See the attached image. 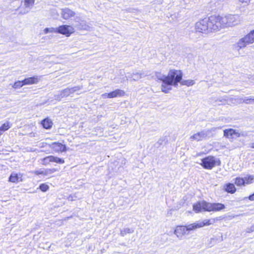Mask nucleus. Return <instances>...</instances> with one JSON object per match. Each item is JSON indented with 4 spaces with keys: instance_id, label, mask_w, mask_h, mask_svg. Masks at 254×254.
<instances>
[{
    "instance_id": "f257e3e1",
    "label": "nucleus",
    "mask_w": 254,
    "mask_h": 254,
    "mask_svg": "<svg viewBox=\"0 0 254 254\" xmlns=\"http://www.w3.org/2000/svg\"><path fill=\"white\" fill-rule=\"evenodd\" d=\"M183 77V74L181 70L175 69H170L167 75L166 84H162L161 90L162 92L167 93L172 89L171 86H178Z\"/></svg>"
},
{
    "instance_id": "f03ea898",
    "label": "nucleus",
    "mask_w": 254,
    "mask_h": 254,
    "mask_svg": "<svg viewBox=\"0 0 254 254\" xmlns=\"http://www.w3.org/2000/svg\"><path fill=\"white\" fill-rule=\"evenodd\" d=\"M214 23L211 20V16L200 20L195 24L196 31L198 32L206 33L208 32L215 31L213 29Z\"/></svg>"
},
{
    "instance_id": "7ed1b4c3",
    "label": "nucleus",
    "mask_w": 254,
    "mask_h": 254,
    "mask_svg": "<svg viewBox=\"0 0 254 254\" xmlns=\"http://www.w3.org/2000/svg\"><path fill=\"white\" fill-rule=\"evenodd\" d=\"M211 20L214 23L213 29L215 31L219 30L222 28L229 27L227 15L225 16L212 15Z\"/></svg>"
},
{
    "instance_id": "20e7f679",
    "label": "nucleus",
    "mask_w": 254,
    "mask_h": 254,
    "mask_svg": "<svg viewBox=\"0 0 254 254\" xmlns=\"http://www.w3.org/2000/svg\"><path fill=\"white\" fill-rule=\"evenodd\" d=\"M254 43V30L251 31L248 34L241 38L236 44L234 45L235 48L239 50L244 48L248 45Z\"/></svg>"
},
{
    "instance_id": "39448f33",
    "label": "nucleus",
    "mask_w": 254,
    "mask_h": 254,
    "mask_svg": "<svg viewBox=\"0 0 254 254\" xmlns=\"http://www.w3.org/2000/svg\"><path fill=\"white\" fill-rule=\"evenodd\" d=\"M220 164L219 159L213 156H208L201 160V166L207 169H211Z\"/></svg>"
},
{
    "instance_id": "423d86ee",
    "label": "nucleus",
    "mask_w": 254,
    "mask_h": 254,
    "mask_svg": "<svg viewBox=\"0 0 254 254\" xmlns=\"http://www.w3.org/2000/svg\"><path fill=\"white\" fill-rule=\"evenodd\" d=\"M246 134L244 132H239L238 130L229 128L224 130V136L229 139H234L240 136H245Z\"/></svg>"
},
{
    "instance_id": "0eeeda50",
    "label": "nucleus",
    "mask_w": 254,
    "mask_h": 254,
    "mask_svg": "<svg viewBox=\"0 0 254 254\" xmlns=\"http://www.w3.org/2000/svg\"><path fill=\"white\" fill-rule=\"evenodd\" d=\"M56 31L57 33L68 37L74 32V28L71 25H63L56 28Z\"/></svg>"
},
{
    "instance_id": "6e6552de",
    "label": "nucleus",
    "mask_w": 254,
    "mask_h": 254,
    "mask_svg": "<svg viewBox=\"0 0 254 254\" xmlns=\"http://www.w3.org/2000/svg\"><path fill=\"white\" fill-rule=\"evenodd\" d=\"M81 89L79 86H75L70 88H66L61 92V93L55 95V99L61 100L62 98L67 97L71 94Z\"/></svg>"
},
{
    "instance_id": "1a4fd4ad",
    "label": "nucleus",
    "mask_w": 254,
    "mask_h": 254,
    "mask_svg": "<svg viewBox=\"0 0 254 254\" xmlns=\"http://www.w3.org/2000/svg\"><path fill=\"white\" fill-rule=\"evenodd\" d=\"M210 131L209 130H203L191 135L190 139L191 141H201L206 139Z\"/></svg>"
},
{
    "instance_id": "9d476101",
    "label": "nucleus",
    "mask_w": 254,
    "mask_h": 254,
    "mask_svg": "<svg viewBox=\"0 0 254 254\" xmlns=\"http://www.w3.org/2000/svg\"><path fill=\"white\" fill-rule=\"evenodd\" d=\"M206 211H219L224 209L225 206L220 203H211L207 202Z\"/></svg>"
},
{
    "instance_id": "9b49d317",
    "label": "nucleus",
    "mask_w": 254,
    "mask_h": 254,
    "mask_svg": "<svg viewBox=\"0 0 254 254\" xmlns=\"http://www.w3.org/2000/svg\"><path fill=\"white\" fill-rule=\"evenodd\" d=\"M187 232V229L185 226H177L174 231V234L179 239H182L185 235H188V233Z\"/></svg>"
},
{
    "instance_id": "f8f14e48",
    "label": "nucleus",
    "mask_w": 254,
    "mask_h": 254,
    "mask_svg": "<svg viewBox=\"0 0 254 254\" xmlns=\"http://www.w3.org/2000/svg\"><path fill=\"white\" fill-rule=\"evenodd\" d=\"M253 179L252 176H249L248 177H246L245 179L237 178L236 179L235 184L238 186H245L252 183Z\"/></svg>"
},
{
    "instance_id": "ddd939ff",
    "label": "nucleus",
    "mask_w": 254,
    "mask_h": 254,
    "mask_svg": "<svg viewBox=\"0 0 254 254\" xmlns=\"http://www.w3.org/2000/svg\"><path fill=\"white\" fill-rule=\"evenodd\" d=\"M50 162H56L59 164H63L64 161L62 159L53 156H49L44 158L43 160V163L44 164H48Z\"/></svg>"
},
{
    "instance_id": "4468645a",
    "label": "nucleus",
    "mask_w": 254,
    "mask_h": 254,
    "mask_svg": "<svg viewBox=\"0 0 254 254\" xmlns=\"http://www.w3.org/2000/svg\"><path fill=\"white\" fill-rule=\"evenodd\" d=\"M62 17L65 20L68 19L70 17H73L75 13L68 8H63L61 10Z\"/></svg>"
},
{
    "instance_id": "2eb2a0df",
    "label": "nucleus",
    "mask_w": 254,
    "mask_h": 254,
    "mask_svg": "<svg viewBox=\"0 0 254 254\" xmlns=\"http://www.w3.org/2000/svg\"><path fill=\"white\" fill-rule=\"evenodd\" d=\"M207 202L204 201H199L193 206V209L194 211L198 213L201 210L206 211Z\"/></svg>"
},
{
    "instance_id": "dca6fc26",
    "label": "nucleus",
    "mask_w": 254,
    "mask_h": 254,
    "mask_svg": "<svg viewBox=\"0 0 254 254\" xmlns=\"http://www.w3.org/2000/svg\"><path fill=\"white\" fill-rule=\"evenodd\" d=\"M40 78L41 76L37 75L26 78L23 80L24 84L25 85L37 84L40 80Z\"/></svg>"
},
{
    "instance_id": "f3484780",
    "label": "nucleus",
    "mask_w": 254,
    "mask_h": 254,
    "mask_svg": "<svg viewBox=\"0 0 254 254\" xmlns=\"http://www.w3.org/2000/svg\"><path fill=\"white\" fill-rule=\"evenodd\" d=\"M50 146L56 152H64L66 150L65 146L59 142L53 143Z\"/></svg>"
},
{
    "instance_id": "a211bd4d",
    "label": "nucleus",
    "mask_w": 254,
    "mask_h": 254,
    "mask_svg": "<svg viewBox=\"0 0 254 254\" xmlns=\"http://www.w3.org/2000/svg\"><path fill=\"white\" fill-rule=\"evenodd\" d=\"M229 26H233L237 24L239 16L237 15L229 14L227 15Z\"/></svg>"
},
{
    "instance_id": "6ab92c4d",
    "label": "nucleus",
    "mask_w": 254,
    "mask_h": 254,
    "mask_svg": "<svg viewBox=\"0 0 254 254\" xmlns=\"http://www.w3.org/2000/svg\"><path fill=\"white\" fill-rule=\"evenodd\" d=\"M125 95V92L121 89H116L109 93V98L123 97Z\"/></svg>"
},
{
    "instance_id": "aec40b11",
    "label": "nucleus",
    "mask_w": 254,
    "mask_h": 254,
    "mask_svg": "<svg viewBox=\"0 0 254 254\" xmlns=\"http://www.w3.org/2000/svg\"><path fill=\"white\" fill-rule=\"evenodd\" d=\"M126 77L127 80L137 81L142 77V73L138 72L135 73H129Z\"/></svg>"
},
{
    "instance_id": "412c9836",
    "label": "nucleus",
    "mask_w": 254,
    "mask_h": 254,
    "mask_svg": "<svg viewBox=\"0 0 254 254\" xmlns=\"http://www.w3.org/2000/svg\"><path fill=\"white\" fill-rule=\"evenodd\" d=\"M76 26L80 30H90L91 29V27L84 20H81Z\"/></svg>"
},
{
    "instance_id": "4be33fe9",
    "label": "nucleus",
    "mask_w": 254,
    "mask_h": 254,
    "mask_svg": "<svg viewBox=\"0 0 254 254\" xmlns=\"http://www.w3.org/2000/svg\"><path fill=\"white\" fill-rule=\"evenodd\" d=\"M199 228L202 227L204 226H209L213 224L215 222V219H205L202 221H198Z\"/></svg>"
},
{
    "instance_id": "5701e85b",
    "label": "nucleus",
    "mask_w": 254,
    "mask_h": 254,
    "mask_svg": "<svg viewBox=\"0 0 254 254\" xmlns=\"http://www.w3.org/2000/svg\"><path fill=\"white\" fill-rule=\"evenodd\" d=\"M41 124L44 128L49 129L52 127L53 123L50 119L47 118L42 121Z\"/></svg>"
},
{
    "instance_id": "b1692460",
    "label": "nucleus",
    "mask_w": 254,
    "mask_h": 254,
    "mask_svg": "<svg viewBox=\"0 0 254 254\" xmlns=\"http://www.w3.org/2000/svg\"><path fill=\"white\" fill-rule=\"evenodd\" d=\"M225 190L229 193H234L236 191V188L233 184L228 183L225 186Z\"/></svg>"
},
{
    "instance_id": "393cba45",
    "label": "nucleus",
    "mask_w": 254,
    "mask_h": 254,
    "mask_svg": "<svg viewBox=\"0 0 254 254\" xmlns=\"http://www.w3.org/2000/svg\"><path fill=\"white\" fill-rule=\"evenodd\" d=\"M185 226L187 229V232H190V231L194 230L197 228H199L198 221L192 224L185 225Z\"/></svg>"
},
{
    "instance_id": "a878e982",
    "label": "nucleus",
    "mask_w": 254,
    "mask_h": 254,
    "mask_svg": "<svg viewBox=\"0 0 254 254\" xmlns=\"http://www.w3.org/2000/svg\"><path fill=\"white\" fill-rule=\"evenodd\" d=\"M155 76L157 79L162 81V84H166L167 76L163 74L160 72H156L155 73Z\"/></svg>"
},
{
    "instance_id": "bb28decb",
    "label": "nucleus",
    "mask_w": 254,
    "mask_h": 254,
    "mask_svg": "<svg viewBox=\"0 0 254 254\" xmlns=\"http://www.w3.org/2000/svg\"><path fill=\"white\" fill-rule=\"evenodd\" d=\"M24 5L26 8H32L35 3V0H24Z\"/></svg>"
},
{
    "instance_id": "cd10ccee",
    "label": "nucleus",
    "mask_w": 254,
    "mask_h": 254,
    "mask_svg": "<svg viewBox=\"0 0 254 254\" xmlns=\"http://www.w3.org/2000/svg\"><path fill=\"white\" fill-rule=\"evenodd\" d=\"M21 177H19L18 176H10L9 178V181L12 183H17L22 181Z\"/></svg>"
},
{
    "instance_id": "c85d7f7f",
    "label": "nucleus",
    "mask_w": 254,
    "mask_h": 254,
    "mask_svg": "<svg viewBox=\"0 0 254 254\" xmlns=\"http://www.w3.org/2000/svg\"><path fill=\"white\" fill-rule=\"evenodd\" d=\"M180 82L182 85H187L188 86H192L195 83L194 81L193 80H184Z\"/></svg>"
},
{
    "instance_id": "c756f323",
    "label": "nucleus",
    "mask_w": 254,
    "mask_h": 254,
    "mask_svg": "<svg viewBox=\"0 0 254 254\" xmlns=\"http://www.w3.org/2000/svg\"><path fill=\"white\" fill-rule=\"evenodd\" d=\"M10 127L11 125L9 122L5 123L0 127V131H6L8 130Z\"/></svg>"
},
{
    "instance_id": "7c9ffc66",
    "label": "nucleus",
    "mask_w": 254,
    "mask_h": 254,
    "mask_svg": "<svg viewBox=\"0 0 254 254\" xmlns=\"http://www.w3.org/2000/svg\"><path fill=\"white\" fill-rule=\"evenodd\" d=\"M251 0H238V3L243 6L245 7L249 5Z\"/></svg>"
},
{
    "instance_id": "2f4dec72",
    "label": "nucleus",
    "mask_w": 254,
    "mask_h": 254,
    "mask_svg": "<svg viewBox=\"0 0 254 254\" xmlns=\"http://www.w3.org/2000/svg\"><path fill=\"white\" fill-rule=\"evenodd\" d=\"M24 85V84L23 80H22V81L19 80V81H16L12 85V87L14 88L17 89V88H21V87H22Z\"/></svg>"
},
{
    "instance_id": "473e14b6",
    "label": "nucleus",
    "mask_w": 254,
    "mask_h": 254,
    "mask_svg": "<svg viewBox=\"0 0 254 254\" xmlns=\"http://www.w3.org/2000/svg\"><path fill=\"white\" fill-rule=\"evenodd\" d=\"M133 231L130 228H125L121 231V235L122 236H124L127 234L132 233Z\"/></svg>"
},
{
    "instance_id": "72a5a7b5",
    "label": "nucleus",
    "mask_w": 254,
    "mask_h": 254,
    "mask_svg": "<svg viewBox=\"0 0 254 254\" xmlns=\"http://www.w3.org/2000/svg\"><path fill=\"white\" fill-rule=\"evenodd\" d=\"M243 102L245 103L246 104H250L252 103L253 100V97H245V98L242 99Z\"/></svg>"
},
{
    "instance_id": "f704fd0d",
    "label": "nucleus",
    "mask_w": 254,
    "mask_h": 254,
    "mask_svg": "<svg viewBox=\"0 0 254 254\" xmlns=\"http://www.w3.org/2000/svg\"><path fill=\"white\" fill-rule=\"evenodd\" d=\"M39 189L42 191H46L48 190L49 189V187L45 184H41L40 187Z\"/></svg>"
},
{
    "instance_id": "c9c22d12",
    "label": "nucleus",
    "mask_w": 254,
    "mask_h": 254,
    "mask_svg": "<svg viewBox=\"0 0 254 254\" xmlns=\"http://www.w3.org/2000/svg\"><path fill=\"white\" fill-rule=\"evenodd\" d=\"M49 32H56V28H46L44 30V34H47Z\"/></svg>"
},
{
    "instance_id": "e433bc0d",
    "label": "nucleus",
    "mask_w": 254,
    "mask_h": 254,
    "mask_svg": "<svg viewBox=\"0 0 254 254\" xmlns=\"http://www.w3.org/2000/svg\"><path fill=\"white\" fill-rule=\"evenodd\" d=\"M76 197H77L75 196V195H70L68 197L67 199L70 201H73L74 200Z\"/></svg>"
},
{
    "instance_id": "4c0bfd02",
    "label": "nucleus",
    "mask_w": 254,
    "mask_h": 254,
    "mask_svg": "<svg viewBox=\"0 0 254 254\" xmlns=\"http://www.w3.org/2000/svg\"><path fill=\"white\" fill-rule=\"evenodd\" d=\"M109 93H104V94H103L102 95V97L103 98H109V96L108 95Z\"/></svg>"
},
{
    "instance_id": "58836bf2",
    "label": "nucleus",
    "mask_w": 254,
    "mask_h": 254,
    "mask_svg": "<svg viewBox=\"0 0 254 254\" xmlns=\"http://www.w3.org/2000/svg\"><path fill=\"white\" fill-rule=\"evenodd\" d=\"M249 198L250 200H254V193L250 195Z\"/></svg>"
},
{
    "instance_id": "ea45409f",
    "label": "nucleus",
    "mask_w": 254,
    "mask_h": 254,
    "mask_svg": "<svg viewBox=\"0 0 254 254\" xmlns=\"http://www.w3.org/2000/svg\"><path fill=\"white\" fill-rule=\"evenodd\" d=\"M250 147L251 148H254V142L251 143L250 144Z\"/></svg>"
},
{
    "instance_id": "a19ab883",
    "label": "nucleus",
    "mask_w": 254,
    "mask_h": 254,
    "mask_svg": "<svg viewBox=\"0 0 254 254\" xmlns=\"http://www.w3.org/2000/svg\"><path fill=\"white\" fill-rule=\"evenodd\" d=\"M253 229L252 230V231H254V226L252 227Z\"/></svg>"
},
{
    "instance_id": "79ce46f5",
    "label": "nucleus",
    "mask_w": 254,
    "mask_h": 254,
    "mask_svg": "<svg viewBox=\"0 0 254 254\" xmlns=\"http://www.w3.org/2000/svg\"><path fill=\"white\" fill-rule=\"evenodd\" d=\"M43 173V172H41V173H39L38 175H41Z\"/></svg>"
},
{
    "instance_id": "37998d69",
    "label": "nucleus",
    "mask_w": 254,
    "mask_h": 254,
    "mask_svg": "<svg viewBox=\"0 0 254 254\" xmlns=\"http://www.w3.org/2000/svg\"><path fill=\"white\" fill-rule=\"evenodd\" d=\"M253 100H254V97H253Z\"/></svg>"
}]
</instances>
